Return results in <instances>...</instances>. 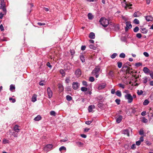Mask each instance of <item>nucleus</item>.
I'll list each match as a JSON object with an SVG mask.
<instances>
[{
    "instance_id": "48",
    "label": "nucleus",
    "mask_w": 153,
    "mask_h": 153,
    "mask_svg": "<svg viewBox=\"0 0 153 153\" xmlns=\"http://www.w3.org/2000/svg\"><path fill=\"white\" fill-rule=\"evenodd\" d=\"M45 82L43 81H41L39 82V84L40 85L43 86L45 85Z\"/></svg>"
},
{
    "instance_id": "3",
    "label": "nucleus",
    "mask_w": 153,
    "mask_h": 153,
    "mask_svg": "<svg viewBox=\"0 0 153 153\" xmlns=\"http://www.w3.org/2000/svg\"><path fill=\"white\" fill-rule=\"evenodd\" d=\"M100 22L102 26L104 27H107L109 24L108 20L104 18H102L100 19Z\"/></svg>"
},
{
    "instance_id": "23",
    "label": "nucleus",
    "mask_w": 153,
    "mask_h": 153,
    "mask_svg": "<svg viewBox=\"0 0 153 153\" xmlns=\"http://www.w3.org/2000/svg\"><path fill=\"white\" fill-rule=\"evenodd\" d=\"M41 119V117L39 115H38L36 117L34 118V120L35 121H38L40 120Z\"/></svg>"
},
{
    "instance_id": "53",
    "label": "nucleus",
    "mask_w": 153,
    "mask_h": 153,
    "mask_svg": "<svg viewBox=\"0 0 153 153\" xmlns=\"http://www.w3.org/2000/svg\"><path fill=\"white\" fill-rule=\"evenodd\" d=\"M115 101L118 105H119L120 104V99H117L115 100Z\"/></svg>"
},
{
    "instance_id": "29",
    "label": "nucleus",
    "mask_w": 153,
    "mask_h": 153,
    "mask_svg": "<svg viewBox=\"0 0 153 153\" xmlns=\"http://www.w3.org/2000/svg\"><path fill=\"white\" fill-rule=\"evenodd\" d=\"M66 98L67 100L70 101L72 100V98L70 95H68L66 96Z\"/></svg>"
},
{
    "instance_id": "59",
    "label": "nucleus",
    "mask_w": 153,
    "mask_h": 153,
    "mask_svg": "<svg viewBox=\"0 0 153 153\" xmlns=\"http://www.w3.org/2000/svg\"><path fill=\"white\" fill-rule=\"evenodd\" d=\"M82 83L83 85L86 86H87V84L86 82L85 81H83Z\"/></svg>"
},
{
    "instance_id": "7",
    "label": "nucleus",
    "mask_w": 153,
    "mask_h": 153,
    "mask_svg": "<svg viewBox=\"0 0 153 153\" xmlns=\"http://www.w3.org/2000/svg\"><path fill=\"white\" fill-rule=\"evenodd\" d=\"M5 4L4 1H1L0 4V9H2L4 11H5L6 10L5 8Z\"/></svg>"
},
{
    "instance_id": "35",
    "label": "nucleus",
    "mask_w": 153,
    "mask_h": 153,
    "mask_svg": "<svg viewBox=\"0 0 153 153\" xmlns=\"http://www.w3.org/2000/svg\"><path fill=\"white\" fill-rule=\"evenodd\" d=\"M142 122L144 123H146L148 122V120L145 118V117H143Z\"/></svg>"
},
{
    "instance_id": "64",
    "label": "nucleus",
    "mask_w": 153,
    "mask_h": 153,
    "mask_svg": "<svg viewBox=\"0 0 153 153\" xmlns=\"http://www.w3.org/2000/svg\"><path fill=\"white\" fill-rule=\"evenodd\" d=\"M76 143L79 146H81L82 145V143L79 142H76Z\"/></svg>"
},
{
    "instance_id": "52",
    "label": "nucleus",
    "mask_w": 153,
    "mask_h": 153,
    "mask_svg": "<svg viewBox=\"0 0 153 153\" xmlns=\"http://www.w3.org/2000/svg\"><path fill=\"white\" fill-rule=\"evenodd\" d=\"M139 134L140 135H143L144 134V131L143 129H140L139 132Z\"/></svg>"
},
{
    "instance_id": "10",
    "label": "nucleus",
    "mask_w": 153,
    "mask_h": 153,
    "mask_svg": "<svg viewBox=\"0 0 153 153\" xmlns=\"http://www.w3.org/2000/svg\"><path fill=\"white\" fill-rule=\"evenodd\" d=\"M142 14L139 11H137L135 12L134 14V17H138L141 15Z\"/></svg>"
},
{
    "instance_id": "44",
    "label": "nucleus",
    "mask_w": 153,
    "mask_h": 153,
    "mask_svg": "<svg viewBox=\"0 0 153 153\" xmlns=\"http://www.w3.org/2000/svg\"><path fill=\"white\" fill-rule=\"evenodd\" d=\"M89 46L90 48L91 49L95 50L96 48L92 45H89Z\"/></svg>"
},
{
    "instance_id": "15",
    "label": "nucleus",
    "mask_w": 153,
    "mask_h": 153,
    "mask_svg": "<svg viewBox=\"0 0 153 153\" xmlns=\"http://www.w3.org/2000/svg\"><path fill=\"white\" fill-rule=\"evenodd\" d=\"M59 90L60 92H61L63 91L64 88L63 85L61 84H59L58 85Z\"/></svg>"
},
{
    "instance_id": "54",
    "label": "nucleus",
    "mask_w": 153,
    "mask_h": 153,
    "mask_svg": "<svg viewBox=\"0 0 153 153\" xmlns=\"http://www.w3.org/2000/svg\"><path fill=\"white\" fill-rule=\"evenodd\" d=\"M9 100L10 101L12 100L13 103H14L16 102V100L15 99H13L12 97H10L9 98Z\"/></svg>"
},
{
    "instance_id": "50",
    "label": "nucleus",
    "mask_w": 153,
    "mask_h": 153,
    "mask_svg": "<svg viewBox=\"0 0 153 153\" xmlns=\"http://www.w3.org/2000/svg\"><path fill=\"white\" fill-rule=\"evenodd\" d=\"M151 115L149 118V121H153V113H151Z\"/></svg>"
},
{
    "instance_id": "16",
    "label": "nucleus",
    "mask_w": 153,
    "mask_h": 153,
    "mask_svg": "<svg viewBox=\"0 0 153 153\" xmlns=\"http://www.w3.org/2000/svg\"><path fill=\"white\" fill-rule=\"evenodd\" d=\"M143 71L146 74H147L150 72L149 69L146 67H145L143 68Z\"/></svg>"
},
{
    "instance_id": "61",
    "label": "nucleus",
    "mask_w": 153,
    "mask_h": 153,
    "mask_svg": "<svg viewBox=\"0 0 153 153\" xmlns=\"http://www.w3.org/2000/svg\"><path fill=\"white\" fill-rule=\"evenodd\" d=\"M141 114L142 116H144L146 114V112L145 111H143L141 113Z\"/></svg>"
},
{
    "instance_id": "49",
    "label": "nucleus",
    "mask_w": 153,
    "mask_h": 153,
    "mask_svg": "<svg viewBox=\"0 0 153 153\" xmlns=\"http://www.w3.org/2000/svg\"><path fill=\"white\" fill-rule=\"evenodd\" d=\"M119 86L122 88H125V85H124L120 83L118 84Z\"/></svg>"
},
{
    "instance_id": "46",
    "label": "nucleus",
    "mask_w": 153,
    "mask_h": 153,
    "mask_svg": "<svg viewBox=\"0 0 153 153\" xmlns=\"http://www.w3.org/2000/svg\"><path fill=\"white\" fill-rule=\"evenodd\" d=\"M70 81V79L69 77H66L65 79V82L66 83H68Z\"/></svg>"
},
{
    "instance_id": "30",
    "label": "nucleus",
    "mask_w": 153,
    "mask_h": 153,
    "mask_svg": "<svg viewBox=\"0 0 153 153\" xmlns=\"http://www.w3.org/2000/svg\"><path fill=\"white\" fill-rule=\"evenodd\" d=\"M80 59L81 60L82 62H85V59L84 56L83 55H81L80 56Z\"/></svg>"
},
{
    "instance_id": "41",
    "label": "nucleus",
    "mask_w": 153,
    "mask_h": 153,
    "mask_svg": "<svg viewBox=\"0 0 153 153\" xmlns=\"http://www.w3.org/2000/svg\"><path fill=\"white\" fill-rule=\"evenodd\" d=\"M143 93V91L142 90H140V91L138 90L137 92V94L139 95L142 94Z\"/></svg>"
},
{
    "instance_id": "36",
    "label": "nucleus",
    "mask_w": 153,
    "mask_h": 153,
    "mask_svg": "<svg viewBox=\"0 0 153 153\" xmlns=\"http://www.w3.org/2000/svg\"><path fill=\"white\" fill-rule=\"evenodd\" d=\"M94 78L93 76H91L89 78V81L91 82H93L94 81Z\"/></svg>"
},
{
    "instance_id": "33",
    "label": "nucleus",
    "mask_w": 153,
    "mask_h": 153,
    "mask_svg": "<svg viewBox=\"0 0 153 153\" xmlns=\"http://www.w3.org/2000/svg\"><path fill=\"white\" fill-rule=\"evenodd\" d=\"M81 90L83 92H85L87 91V88L85 87H82L81 88Z\"/></svg>"
},
{
    "instance_id": "58",
    "label": "nucleus",
    "mask_w": 153,
    "mask_h": 153,
    "mask_svg": "<svg viewBox=\"0 0 153 153\" xmlns=\"http://www.w3.org/2000/svg\"><path fill=\"white\" fill-rule=\"evenodd\" d=\"M38 25L39 26L44 25H45V23L38 22L37 23Z\"/></svg>"
},
{
    "instance_id": "20",
    "label": "nucleus",
    "mask_w": 153,
    "mask_h": 153,
    "mask_svg": "<svg viewBox=\"0 0 153 153\" xmlns=\"http://www.w3.org/2000/svg\"><path fill=\"white\" fill-rule=\"evenodd\" d=\"M123 133L127 135L128 136H129V132L127 129H126L123 130Z\"/></svg>"
},
{
    "instance_id": "17",
    "label": "nucleus",
    "mask_w": 153,
    "mask_h": 153,
    "mask_svg": "<svg viewBox=\"0 0 153 153\" xmlns=\"http://www.w3.org/2000/svg\"><path fill=\"white\" fill-rule=\"evenodd\" d=\"M37 96L36 94H34L32 98V101L33 102H34L36 101V98Z\"/></svg>"
},
{
    "instance_id": "27",
    "label": "nucleus",
    "mask_w": 153,
    "mask_h": 153,
    "mask_svg": "<svg viewBox=\"0 0 153 153\" xmlns=\"http://www.w3.org/2000/svg\"><path fill=\"white\" fill-rule=\"evenodd\" d=\"M60 73L63 76H65V71L64 70L62 69H61L59 71Z\"/></svg>"
},
{
    "instance_id": "40",
    "label": "nucleus",
    "mask_w": 153,
    "mask_h": 153,
    "mask_svg": "<svg viewBox=\"0 0 153 153\" xmlns=\"http://www.w3.org/2000/svg\"><path fill=\"white\" fill-rule=\"evenodd\" d=\"M117 55V54L116 53H114L113 54H112L111 57L112 59L114 58Z\"/></svg>"
},
{
    "instance_id": "32",
    "label": "nucleus",
    "mask_w": 153,
    "mask_h": 153,
    "mask_svg": "<svg viewBox=\"0 0 153 153\" xmlns=\"http://www.w3.org/2000/svg\"><path fill=\"white\" fill-rule=\"evenodd\" d=\"M125 54L124 53H122L120 54L119 56L121 58H124L125 57Z\"/></svg>"
},
{
    "instance_id": "19",
    "label": "nucleus",
    "mask_w": 153,
    "mask_h": 153,
    "mask_svg": "<svg viewBox=\"0 0 153 153\" xmlns=\"http://www.w3.org/2000/svg\"><path fill=\"white\" fill-rule=\"evenodd\" d=\"M53 147V145L52 144H48L47 145L45 148V149L46 148L48 149L49 150H51Z\"/></svg>"
},
{
    "instance_id": "47",
    "label": "nucleus",
    "mask_w": 153,
    "mask_h": 153,
    "mask_svg": "<svg viewBox=\"0 0 153 153\" xmlns=\"http://www.w3.org/2000/svg\"><path fill=\"white\" fill-rule=\"evenodd\" d=\"M122 65V63L121 62H118L117 63V66L119 68H121Z\"/></svg>"
},
{
    "instance_id": "43",
    "label": "nucleus",
    "mask_w": 153,
    "mask_h": 153,
    "mask_svg": "<svg viewBox=\"0 0 153 153\" xmlns=\"http://www.w3.org/2000/svg\"><path fill=\"white\" fill-rule=\"evenodd\" d=\"M16 132H13L12 135L14 137H17L18 136V134Z\"/></svg>"
},
{
    "instance_id": "11",
    "label": "nucleus",
    "mask_w": 153,
    "mask_h": 153,
    "mask_svg": "<svg viewBox=\"0 0 153 153\" xmlns=\"http://www.w3.org/2000/svg\"><path fill=\"white\" fill-rule=\"evenodd\" d=\"M145 17L146 19L148 22L152 21L153 19V18L151 16H146Z\"/></svg>"
},
{
    "instance_id": "14",
    "label": "nucleus",
    "mask_w": 153,
    "mask_h": 153,
    "mask_svg": "<svg viewBox=\"0 0 153 153\" xmlns=\"http://www.w3.org/2000/svg\"><path fill=\"white\" fill-rule=\"evenodd\" d=\"M95 108V106L93 105H91L89 106L88 108V110L89 112H91L92 111V109H94Z\"/></svg>"
},
{
    "instance_id": "1",
    "label": "nucleus",
    "mask_w": 153,
    "mask_h": 153,
    "mask_svg": "<svg viewBox=\"0 0 153 153\" xmlns=\"http://www.w3.org/2000/svg\"><path fill=\"white\" fill-rule=\"evenodd\" d=\"M101 67L100 65L97 66L91 72L92 75L95 76L96 78H98L100 74V71L101 70Z\"/></svg>"
},
{
    "instance_id": "57",
    "label": "nucleus",
    "mask_w": 153,
    "mask_h": 153,
    "mask_svg": "<svg viewBox=\"0 0 153 153\" xmlns=\"http://www.w3.org/2000/svg\"><path fill=\"white\" fill-rule=\"evenodd\" d=\"M149 75L150 76L151 78L152 79H153V72L151 71L149 73Z\"/></svg>"
},
{
    "instance_id": "55",
    "label": "nucleus",
    "mask_w": 153,
    "mask_h": 153,
    "mask_svg": "<svg viewBox=\"0 0 153 153\" xmlns=\"http://www.w3.org/2000/svg\"><path fill=\"white\" fill-rule=\"evenodd\" d=\"M143 54V55L146 57H148L149 56V53L146 52H144Z\"/></svg>"
},
{
    "instance_id": "34",
    "label": "nucleus",
    "mask_w": 153,
    "mask_h": 153,
    "mask_svg": "<svg viewBox=\"0 0 153 153\" xmlns=\"http://www.w3.org/2000/svg\"><path fill=\"white\" fill-rule=\"evenodd\" d=\"M3 143L4 144L9 143V141L8 140L4 139L3 140Z\"/></svg>"
},
{
    "instance_id": "39",
    "label": "nucleus",
    "mask_w": 153,
    "mask_h": 153,
    "mask_svg": "<svg viewBox=\"0 0 153 153\" xmlns=\"http://www.w3.org/2000/svg\"><path fill=\"white\" fill-rule=\"evenodd\" d=\"M139 30V27L137 26L134 29V32H137Z\"/></svg>"
},
{
    "instance_id": "31",
    "label": "nucleus",
    "mask_w": 153,
    "mask_h": 153,
    "mask_svg": "<svg viewBox=\"0 0 153 153\" xmlns=\"http://www.w3.org/2000/svg\"><path fill=\"white\" fill-rule=\"evenodd\" d=\"M148 81V78L147 77H145L143 78V83L146 84L147 83Z\"/></svg>"
},
{
    "instance_id": "62",
    "label": "nucleus",
    "mask_w": 153,
    "mask_h": 153,
    "mask_svg": "<svg viewBox=\"0 0 153 153\" xmlns=\"http://www.w3.org/2000/svg\"><path fill=\"white\" fill-rule=\"evenodd\" d=\"M50 68H51L52 67L51 65L50 64V63L49 62H48L46 64Z\"/></svg>"
},
{
    "instance_id": "24",
    "label": "nucleus",
    "mask_w": 153,
    "mask_h": 153,
    "mask_svg": "<svg viewBox=\"0 0 153 153\" xmlns=\"http://www.w3.org/2000/svg\"><path fill=\"white\" fill-rule=\"evenodd\" d=\"M141 32L142 33L145 34L147 32V30L145 28H141Z\"/></svg>"
},
{
    "instance_id": "6",
    "label": "nucleus",
    "mask_w": 153,
    "mask_h": 153,
    "mask_svg": "<svg viewBox=\"0 0 153 153\" xmlns=\"http://www.w3.org/2000/svg\"><path fill=\"white\" fill-rule=\"evenodd\" d=\"M126 27L125 28V30L126 31L128 29L131 28L132 27V25L130 24V22H127L126 23Z\"/></svg>"
},
{
    "instance_id": "9",
    "label": "nucleus",
    "mask_w": 153,
    "mask_h": 153,
    "mask_svg": "<svg viewBox=\"0 0 153 153\" xmlns=\"http://www.w3.org/2000/svg\"><path fill=\"white\" fill-rule=\"evenodd\" d=\"M19 126L17 125H16L13 128V129L16 132H19L20 130L19 128Z\"/></svg>"
},
{
    "instance_id": "18",
    "label": "nucleus",
    "mask_w": 153,
    "mask_h": 153,
    "mask_svg": "<svg viewBox=\"0 0 153 153\" xmlns=\"http://www.w3.org/2000/svg\"><path fill=\"white\" fill-rule=\"evenodd\" d=\"M89 37L91 39H94L95 38V34L93 32L91 33L89 35Z\"/></svg>"
},
{
    "instance_id": "28",
    "label": "nucleus",
    "mask_w": 153,
    "mask_h": 153,
    "mask_svg": "<svg viewBox=\"0 0 153 153\" xmlns=\"http://www.w3.org/2000/svg\"><path fill=\"white\" fill-rule=\"evenodd\" d=\"M15 88L14 85H11L10 86V90L11 91H13V90H15Z\"/></svg>"
},
{
    "instance_id": "21",
    "label": "nucleus",
    "mask_w": 153,
    "mask_h": 153,
    "mask_svg": "<svg viewBox=\"0 0 153 153\" xmlns=\"http://www.w3.org/2000/svg\"><path fill=\"white\" fill-rule=\"evenodd\" d=\"M116 94L118 97H121L122 96V94L120 91H117L116 92Z\"/></svg>"
},
{
    "instance_id": "12",
    "label": "nucleus",
    "mask_w": 153,
    "mask_h": 153,
    "mask_svg": "<svg viewBox=\"0 0 153 153\" xmlns=\"http://www.w3.org/2000/svg\"><path fill=\"white\" fill-rule=\"evenodd\" d=\"M122 118L123 117L121 115H119L118 117L116 119V122L118 123H120L121 121Z\"/></svg>"
},
{
    "instance_id": "5",
    "label": "nucleus",
    "mask_w": 153,
    "mask_h": 153,
    "mask_svg": "<svg viewBox=\"0 0 153 153\" xmlns=\"http://www.w3.org/2000/svg\"><path fill=\"white\" fill-rule=\"evenodd\" d=\"M79 85V84L77 82H73L72 83V88L75 90L78 88Z\"/></svg>"
},
{
    "instance_id": "25",
    "label": "nucleus",
    "mask_w": 153,
    "mask_h": 153,
    "mask_svg": "<svg viewBox=\"0 0 153 153\" xmlns=\"http://www.w3.org/2000/svg\"><path fill=\"white\" fill-rule=\"evenodd\" d=\"M88 18L89 19H92L93 18V16L92 14L90 13H89L88 15Z\"/></svg>"
},
{
    "instance_id": "63",
    "label": "nucleus",
    "mask_w": 153,
    "mask_h": 153,
    "mask_svg": "<svg viewBox=\"0 0 153 153\" xmlns=\"http://www.w3.org/2000/svg\"><path fill=\"white\" fill-rule=\"evenodd\" d=\"M115 92V90L114 89H112L111 91V93L112 94H114Z\"/></svg>"
},
{
    "instance_id": "13",
    "label": "nucleus",
    "mask_w": 153,
    "mask_h": 153,
    "mask_svg": "<svg viewBox=\"0 0 153 153\" xmlns=\"http://www.w3.org/2000/svg\"><path fill=\"white\" fill-rule=\"evenodd\" d=\"M105 84L104 83L100 84L98 87V89L99 90L102 89L105 87Z\"/></svg>"
},
{
    "instance_id": "2",
    "label": "nucleus",
    "mask_w": 153,
    "mask_h": 153,
    "mask_svg": "<svg viewBox=\"0 0 153 153\" xmlns=\"http://www.w3.org/2000/svg\"><path fill=\"white\" fill-rule=\"evenodd\" d=\"M124 97L125 99L127 100L128 102L130 103L132 102L134 98H136V96L135 94H134L132 96L130 94L127 93L125 95Z\"/></svg>"
},
{
    "instance_id": "45",
    "label": "nucleus",
    "mask_w": 153,
    "mask_h": 153,
    "mask_svg": "<svg viewBox=\"0 0 153 153\" xmlns=\"http://www.w3.org/2000/svg\"><path fill=\"white\" fill-rule=\"evenodd\" d=\"M50 114L52 116H55L56 115V113L54 111H51Z\"/></svg>"
},
{
    "instance_id": "60",
    "label": "nucleus",
    "mask_w": 153,
    "mask_h": 153,
    "mask_svg": "<svg viewBox=\"0 0 153 153\" xmlns=\"http://www.w3.org/2000/svg\"><path fill=\"white\" fill-rule=\"evenodd\" d=\"M136 143V145L138 146L140 145L141 144V142L140 141V140H139L138 141H137Z\"/></svg>"
},
{
    "instance_id": "37",
    "label": "nucleus",
    "mask_w": 153,
    "mask_h": 153,
    "mask_svg": "<svg viewBox=\"0 0 153 153\" xmlns=\"http://www.w3.org/2000/svg\"><path fill=\"white\" fill-rule=\"evenodd\" d=\"M134 23L136 24H139V21L138 19H135L134 20Z\"/></svg>"
},
{
    "instance_id": "8",
    "label": "nucleus",
    "mask_w": 153,
    "mask_h": 153,
    "mask_svg": "<svg viewBox=\"0 0 153 153\" xmlns=\"http://www.w3.org/2000/svg\"><path fill=\"white\" fill-rule=\"evenodd\" d=\"M75 74L77 77L79 76H81V72L79 69H77L75 72Z\"/></svg>"
},
{
    "instance_id": "22",
    "label": "nucleus",
    "mask_w": 153,
    "mask_h": 153,
    "mask_svg": "<svg viewBox=\"0 0 153 153\" xmlns=\"http://www.w3.org/2000/svg\"><path fill=\"white\" fill-rule=\"evenodd\" d=\"M149 103V101L148 100H145L143 103V104L144 105H148Z\"/></svg>"
},
{
    "instance_id": "26",
    "label": "nucleus",
    "mask_w": 153,
    "mask_h": 153,
    "mask_svg": "<svg viewBox=\"0 0 153 153\" xmlns=\"http://www.w3.org/2000/svg\"><path fill=\"white\" fill-rule=\"evenodd\" d=\"M125 8L128 7L130 6H132V4H131L130 3L127 2H126V3H125Z\"/></svg>"
},
{
    "instance_id": "42",
    "label": "nucleus",
    "mask_w": 153,
    "mask_h": 153,
    "mask_svg": "<svg viewBox=\"0 0 153 153\" xmlns=\"http://www.w3.org/2000/svg\"><path fill=\"white\" fill-rule=\"evenodd\" d=\"M108 75L112 77L114 76V73L112 71H110L108 73Z\"/></svg>"
},
{
    "instance_id": "56",
    "label": "nucleus",
    "mask_w": 153,
    "mask_h": 153,
    "mask_svg": "<svg viewBox=\"0 0 153 153\" xmlns=\"http://www.w3.org/2000/svg\"><path fill=\"white\" fill-rule=\"evenodd\" d=\"M92 121H88L85 122V124L89 125H90L92 123Z\"/></svg>"
},
{
    "instance_id": "4",
    "label": "nucleus",
    "mask_w": 153,
    "mask_h": 153,
    "mask_svg": "<svg viewBox=\"0 0 153 153\" xmlns=\"http://www.w3.org/2000/svg\"><path fill=\"white\" fill-rule=\"evenodd\" d=\"M47 97L48 98H51L52 97L53 92L50 87H48L47 89Z\"/></svg>"
},
{
    "instance_id": "38",
    "label": "nucleus",
    "mask_w": 153,
    "mask_h": 153,
    "mask_svg": "<svg viewBox=\"0 0 153 153\" xmlns=\"http://www.w3.org/2000/svg\"><path fill=\"white\" fill-rule=\"evenodd\" d=\"M59 150L60 151H61L62 150H66V148L65 147H64V146H62L59 148Z\"/></svg>"
},
{
    "instance_id": "51",
    "label": "nucleus",
    "mask_w": 153,
    "mask_h": 153,
    "mask_svg": "<svg viewBox=\"0 0 153 153\" xmlns=\"http://www.w3.org/2000/svg\"><path fill=\"white\" fill-rule=\"evenodd\" d=\"M141 34L140 33H138L136 35V36L138 38H140L141 37Z\"/></svg>"
}]
</instances>
